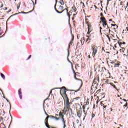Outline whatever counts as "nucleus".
<instances>
[{"instance_id": "f257e3e1", "label": "nucleus", "mask_w": 128, "mask_h": 128, "mask_svg": "<svg viewBox=\"0 0 128 128\" xmlns=\"http://www.w3.org/2000/svg\"><path fill=\"white\" fill-rule=\"evenodd\" d=\"M64 114H66L67 112H70L72 114V109L70 108V105L72 104V102H70V99L68 97L66 98H64Z\"/></svg>"}, {"instance_id": "864d4df0", "label": "nucleus", "mask_w": 128, "mask_h": 128, "mask_svg": "<svg viewBox=\"0 0 128 128\" xmlns=\"http://www.w3.org/2000/svg\"><path fill=\"white\" fill-rule=\"evenodd\" d=\"M122 100H124V102H128V100H126V99H122Z\"/></svg>"}, {"instance_id": "7c9ffc66", "label": "nucleus", "mask_w": 128, "mask_h": 128, "mask_svg": "<svg viewBox=\"0 0 128 128\" xmlns=\"http://www.w3.org/2000/svg\"><path fill=\"white\" fill-rule=\"evenodd\" d=\"M0 122H4V118H2V116H0Z\"/></svg>"}, {"instance_id": "c03bdc74", "label": "nucleus", "mask_w": 128, "mask_h": 128, "mask_svg": "<svg viewBox=\"0 0 128 128\" xmlns=\"http://www.w3.org/2000/svg\"><path fill=\"white\" fill-rule=\"evenodd\" d=\"M30 58H32V55H30V56L28 57V58H27V60H30Z\"/></svg>"}, {"instance_id": "39448f33", "label": "nucleus", "mask_w": 128, "mask_h": 128, "mask_svg": "<svg viewBox=\"0 0 128 128\" xmlns=\"http://www.w3.org/2000/svg\"><path fill=\"white\" fill-rule=\"evenodd\" d=\"M96 79L94 78V82L92 84V86L90 90L92 92H96V86H98V84H96Z\"/></svg>"}, {"instance_id": "ea45409f", "label": "nucleus", "mask_w": 128, "mask_h": 128, "mask_svg": "<svg viewBox=\"0 0 128 128\" xmlns=\"http://www.w3.org/2000/svg\"><path fill=\"white\" fill-rule=\"evenodd\" d=\"M100 16L101 18L104 17V14H103L102 12H101V13L100 14Z\"/></svg>"}, {"instance_id": "9d476101", "label": "nucleus", "mask_w": 128, "mask_h": 128, "mask_svg": "<svg viewBox=\"0 0 128 128\" xmlns=\"http://www.w3.org/2000/svg\"><path fill=\"white\" fill-rule=\"evenodd\" d=\"M101 23H102V25L104 28H106L107 30L110 32V30L108 28V23H106V20L101 22Z\"/></svg>"}, {"instance_id": "8fccbe9b", "label": "nucleus", "mask_w": 128, "mask_h": 128, "mask_svg": "<svg viewBox=\"0 0 128 128\" xmlns=\"http://www.w3.org/2000/svg\"><path fill=\"white\" fill-rule=\"evenodd\" d=\"M62 122L64 125L66 124V121H63Z\"/></svg>"}, {"instance_id": "a878e982", "label": "nucleus", "mask_w": 128, "mask_h": 128, "mask_svg": "<svg viewBox=\"0 0 128 128\" xmlns=\"http://www.w3.org/2000/svg\"><path fill=\"white\" fill-rule=\"evenodd\" d=\"M59 2L62 6H64V0H59Z\"/></svg>"}, {"instance_id": "680f3d73", "label": "nucleus", "mask_w": 128, "mask_h": 128, "mask_svg": "<svg viewBox=\"0 0 128 128\" xmlns=\"http://www.w3.org/2000/svg\"><path fill=\"white\" fill-rule=\"evenodd\" d=\"M94 7L95 8H98L96 7V5H94Z\"/></svg>"}, {"instance_id": "2eb2a0df", "label": "nucleus", "mask_w": 128, "mask_h": 128, "mask_svg": "<svg viewBox=\"0 0 128 128\" xmlns=\"http://www.w3.org/2000/svg\"><path fill=\"white\" fill-rule=\"evenodd\" d=\"M18 96H20V100L22 98V89L20 88L18 90Z\"/></svg>"}, {"instance_id": "4468645a", "label": "nucleus", "mask_w": 128, "mask_h": 128, "mask_svg": "<svg viewBox=\"0 0 128 128\" xmlns=\"http://www.w3.org/2000/svg\"><path fill=\"white\" fill-rule=\"evenodd\" d=\"M62 112H59V116H60V118H64V110H62Z\"/></svg>"}, {"instance_id": "f03ea898", "label": "nucleus", "mask_w": 128, "mask_h": 128, "mask_svg": "<svg viewBox=\"0 0 128 128\" xmlns=\"http://www.w3.org/2000/svg\"><path fill=\"white\" fill-rule=\"evenodd\" d=\"M60 88V94L63 98H66L68 97V94H66V92L68 90L66 89V88L64 86H62L61 88Z\"/></svg>"}, {"instance_id": "f8f14e48", "label": "nucleus", "mask_w": 128, "mask_h": 128, "mask_svg": "<svg viewBox=\"0 0 128 128\" xmlns=\"http://www.w3.org/2000/svg\"><path fill=\"white\" fill-rule=\"evenodd\" d=\"M118 44H119L120 48H121L122 50H124V48H125L126 46L122 44V42L118 41Z\"/></svg>"}, {"instance_id": "603ef678", "label": "nucleus", "mask_w": 128, "mask_h": 128, "mask_svg": "<svg viewBox=\"0 0 128 128\" xmlns=\"http://www.w3.org/2000/svg\"><path fill=\"white\" fill-rule=\"evenodd\" d=\"M2 6H4V4H1V6H0V8H2Z\"/></svg>"}, {"instance_id": "393cba45", "label": "nucleus", "mask_w": 128, "mask_h": 128, "mask_svg": "<svg viewBox=\"0 0 128 128\" xmlns=\"http://www.w3.org/2000/svg\"><path fill=\"white\" fill-rule=\"evenodd\" d=\"M117 62H118V61H116V60H110V64H112V66H113V64H116Z\"/></svg>"}, {"instance_id": "4be33fe9", "label": "nucleus", "mask_w": 128, "mask_h": 128, "mask_svg": "<svg viewBox=\"0 0 128 128\" xmlns=\"http://www.w3.org/2000/svg\"><path fill=\"white\" fill-rule=\"evenodd\" d=\"M6 114V112H4V110H1V112H0V116H4V114Z\"/></svg>"}, {"instance_id": "dca6fc26", "label": "nucleus", "mask_w": 128, "mask_h": 128, "mask_svg": "<svg viewBox=\"0 0 128 128\" xmlns=\"http://www.w3.org/2000/svg\"><path fill=\"white\" fill-rule=\"evenodd\" d=\"M48 118H52L50 117V116H48L45 119L44 124L46 126V124H48Z\"/></svg>"}, {"instance_id": "b1692460", "label": "nucleus", "mask_w": 128, "mask_h": 128, "mask_svg": "<svg viewBox=\"0 0 128 128\" xmlns=\"http://www.w3.org/2000/svg\"><path fill=\"white\" fill-rule=\"evenodd\" d=\"M0 128H6V125L4 124V122H2L0 124Z\"/></svg>"}, {"instance_id": "20e7f679", "label": "nucleus", "mask_w": 128, "mask_h": 128, "mask_svg": "<svg viewBox=\"0 0 128 128\" xmlns=\"http://www.w3.org/2000/svg\"><path fill=\"white\" fill-rule=\"evenodd\" d=\"M56 4L54 5V10L56 12H58V14H62V12L66 10L64 9V6H58V9H56Z\"/></svg>"}, {"instance_id": "69168bd1", "label": "nucleus", "mask_w": 128, "mask_h": 128, "mask_svg": "<svg viewBox=\"0 0 128 128\" xmlns=\"http://www.w3.org/2000/svg\"><path fill=\"white\" fill-rule=\"evenodd\" d=\"M110 112H112V108H110Z\"/></svg>"}, {"instance_id": "79ce46f5", "label": "nucleus", "mask_w": 128, "mask_h": 128, "mask_svg": "<svg viewBox=\"0 0 128 128\" xmlns=\"http://www.w3.org/2000/svg\"><path fill=\"white\" fill-rule=\"evenodd\" d=\"M80 4H82L83 6L86 7V6H84V2H80Z\"/></svg>"}, {"instance_id": "e433bc0d", "label": "nucleus", "mask_w": 128, "mask_h": 128, "mask_svg": "<svg viewBox=\"0 0 128 128\" xmlns=\"http://www.w3.org/2000/svg\"><path fill=\"white\" fill-rule=\"evenodd\" d=\"M88 104H90V102H86V104L84 106H88Z\"/></svg>"}, {"instance_id": "0e129e2a", "label": "nucleus", "mask_w": 128, "mask_h": 128, "mask_svg": "<svg viewBox=\"0 0 128 128\" xmlns=\"http://www.w3.org/2000/svg\"><path fill=\"white\" fill-rule=\"evenodd\" d=\"M107 5L108 4V0H107Z\"/></svg>"}, {"instance_id": "bf43d9fd", "label": "nucleus", "mask_w": 128, "mask_h": 128, "mask_svg": "<svg viewBox=\"0 0 128 128\" xmlns=\"http://www.w3.org/2000/svg\"><path fill=\"white\" fill-rule=\"evenodd\" d=\"M48 100V97L47 98L44 100V102H45L46 100Z\"/></svg>"}, {"instance_id": "2f4dec72", "label": "nucleus", "mask_w": 128, "mask_h": 128, "mask_svg": "<svg viewBox=\"0 0 128 128\" xmlns=\"http://www.w3.org/2000/svg\"><path fill=\"white\" fill-rule=\"evenodd\" d=\"M96 79V80L98 81V82H100V78L98 76H97L96 78H94Z\"/></svg>"}, {"instance_id": "423d86ee", "label": "nucleus", "mask_w": 128, "mask_h": 128, "mask_svg": "<svg viewBox=\"0 0 128 128\" xmlns=\"http://www.w3.org/2000/svg\"><path fill=\"white\" fill-rule=\"evenodd\" d=\"M92 56L93 58H94V56H96V54H98V48L97 46L94 45L92 46Z\"/></svg>"}, {"instance_id": "c756f323", "label": "nucleus", "mask_w": 128, "mask_h": 128, "mask_svg": "<svg viewBox=\"0 0 128 128\" xmlns=\"http://www.w3.org/2000/svg\"><path fill=\"white\" fill-rule=\"evenodd\" d=\"M110 86H113L114 88H116V85H114V84L112 82L110 84Z\"/></svg>"}, {"instance_id": "5fc2aeb1", "label": "nucleus", "mask_w": 128, "mask_h": 128, "mask_svg": "<svg viewBox=\"0 0 128 128\" xmlns=\"http://www.w3.org/2000/svg\"><path fill=\"white\" fill-rule=\"evenodd\" d=\"M116 90H118V92H120V89H118V88H116Z\"/></svg>"}, {"instance_id": "6e6d98bb", "label": "nucleus", "mask_w": 128, "mask_h": 128, "mask_svg": "<svg viewBox=\"0 0 128 128\" xmlns=\"http://www.w3.org/2000/svg\"><path fill=\"white\" fill-rule=\"evenodd\" d=\"M128 2H127V4H126V8H128Z\"/></svg>"}, {"instance_id": "e2e57ef3", "label": "nucleus", "mask_w": 128, "mask_h": 128, "mask_svg": "<svg viewBox=\"0 0 128 128\" xmlns=\"http://www.w3.org/2000/svg\"><path fill=\"white\" fill-rule=\"evenodd\" d=\"M103 108H106V106H103Z\"/></svg>"}, {"instance_id": "49530a36", "label": "nucleus", "mask_w": 128, "mask_h": 128, "mask_svg": "<svg viewBox=\"0 0 128 128\" xmlns=\"http://www.w3.org/2000/svg\"><path fill=\"white\" fill-rule=\"evenodd\" d=\"M52 92V90H51L50 91V92L48 96H50V94Z\"/></svg>"}, {"instance_id": "473e14b6", "label": "nucleus", "mask_w": 128, "mask_h": 128, "mask_svg": "<svg viewBox=\"0 0 128 128\" xmlns=\"http://www.w3.org/2000/svg\"><path fill=\"white\" fill-rule=\"evenodd\" d=\"M72 42H70L69 44V46H68V48H70V46H72Z\"/></svg>"}, {"instance_id": "c9c22d12", "label": "nucleus", "mask_w": 128, "mask_h": 128, "mask_svg": "<svg viewBox=\"0 0 128 128\" xmlns=\"http://www.w3.org/2000/svg\"><path fill=\"white\" fill-rule=\"evenodd\" d=\"M82 110H86V105H84V106H82Z\"/></svg>"}, {"instance_id": "f704fd0d", "label": "nucleus", "mask_w": 128, "mask_h": 128, "mask_svg": "<svg viewBox=\"0 0 128 128\" xmlns=\"http://www.w3.org/2000/svg\"><path fill=\"white\" fill-rule=\"evenodd\" d=\"M124 108H126L128 106V102L126 103V104L124 106Z\"/></svg>"}, {"instance_id": "a18cd8bd", "label": "nucleus", "mask_w": 128, "mask_h": 128, "mask_svg": "<svg viewBox=\"0 0 128 128\" xmlns=\"http://www.w3.org/2000/svg\"><path fill=\"white\" fill-rule=\"evenodd\" d=\"M14 16V15L13 14V15L10 16L8 18V20H10V18H12V16Z\"/></svg>"}, {"instance_id": "ddd939ff", "label": "nucleus", "mask_w": 128, "mask_h": 128, "mask_svg": "<svg viewBox=\"0 0 128 128\" xmlns=\"http://www.w3.org/2000/svg\"><path fill=\"white\" fill-rule=\"evenodd\" d=\"M78 82H79V84H80V86L78 90H74V92H78V90H80V88H82V80H79Z\"/></svg>"}, {"instance_id": "6ab92c4d", "label": "nucleus", "mask_w": 128, "mask_h": 128, "mask_svg": "<svg viewBox=\"0 0 128 128\" xmlns=\"http://www.w3.org/2000/svg\"><path fill=\"white\" fill-rule=\"evenodd\" d=\"M50 117H51V118H54L56 120H58L60 118V117L57 118L56 116H54L52 115H50Z\"/></svg>"}, {"instance_id": "13d9d810", "label": "nucleus", "mask_w": 128, "mask_h": 128, "mask_svg": "<svg viewBox=\"0 0 128 128\" xmlns=\"http://www.w3.org/2000/svg\"><path fill=\"white\" fill-rule=\"evenodd\" d=\"M88 58H90V55H88Z\"/></svg>"}, {"instance_id": "1a4fd4ad", "label": "nucleus", "mask_w": 128, "mask_h": 128, "mask_svg": "<svg viewBox=\"0 0 128 128\" xmlns=\"http://www.w3.org/2000/svg\"><path fill=\"white\" fill-rule=\"evenodd\" d=\"M80 97L78 96L76 98H74L72 100V102H74L75 104H78L80 102Z\"/></svg>"}, {"instance_id": "72a5a7b5", "label": "nucleus", "mask_w": 128, "mask_h": 128, "mask_svg": "<svg viewBox=\"0 0 128 128\" xmlns=\"http://www.w3.org/2000/svg\"><path fill=\"white\" fill-rule=\"evenodd\" d=\"M34 8H33V10L30 12H22V14H30V12H32V10H34Z\"/></svg>"}, {"instance_id": "5701e85b", "label": "nucleus", "mask_w": 128, "mask_h": 128, "mask_svg": "<svg viewBox=\"0 0 128 128\" xmlns=\"http://www.w3.org/2000/svg\"><path fill=\"white\" fill-rule=\"evenodd\" d=\"M112 26H114V30H116L118 26L116 24H111Z\"/></svg>"}, {"instance_id": "aec40b11", "label": "nucleus", "mask_w": 128, "mask_h": 128, "mask_svg": "<svg viewBox=\"0 0 128 128\" xmlns=\"http://www.w3.org/2000/svg\"><path fill=\"white\" fill-rule=\"evenodd\" d=\"M80 42H81V44H84V37L82 36V37L80 38Z\"/></svg>"}, {"instance_id": "a211bd4d", "label": "nucleus", "mask_w": 128, "mask_h": 128, "mask_svg": "<svg viewBox=\"0 0 128 128\" xmlns=\"http://www.w3.org/2000/svg\"><path fill=\"white\" fill-rule=\"evenodd\" d=\"M83 112L84 114L83 120H84V118L88 116V112L86 111V110H83Z\"/></svg>"}, {"instance_id": "7ed1b4c3", "label": "nucleus", "mask_w": 128, "mask_h": 128, "mask_svg": "<svg viewBox=\"0 0 128 128\" xmlns=\"http://www.w3.org/2000/svg\"><path fill=\"white\" fill-rule=\"evenodd\" d=\"M86 24L88 26V31L87 32V34H90V32L94 30V27H92V25L91 22H86Z\"/></svg>"}, {"instance_id": "cd10ccee", "label": "nucleus", "mask_w": 128, "mask_h": 128, "mask_svg": "<svg viewBox=\"0 0 128 128\" xmlns=\"http://www.w3.org/2000/svg\"><path fill=\"white\" fill-rule=\"evenodd\" d=\"M72 10H74V12H76V8L74 6H72Z\"/></svg>"}, {"instance_id": "bb28decb", "label": "nucleus", "mask_w": 128, "mask_h": 128, "mask_svg": "<svg viewBox=\"0 0 128 128\" xmlns=\"http://www.w3.org/2000/svg\"><path fill=\"white\" fill-rule=\"evenodd\" d=\"M82 38V34H77V38L78 40L80 38Z\"/></svg>"}, {"instance_id": "774afa93", "label": "nucleus", "mask_w": 128, "mask_h": 128, "mask_svg": "<svg viewBox=\"0 0 128 128\" xmlns=\"http://www.w3.org/2000/svg\"><path fill=\"white\" fill-rule=\"evenodd\" d=\"M72 40H74V36H72Z\"/></svg>"}, {"instance_id": "9b49d317", "label": "nucleus", "mask_w": 128, "mask_h": 128, "mask_svg": "<svg viewBox=\"0 0 128 128\" xmlns=\"http://www.w3.org/2000/svg\"><path fill=\"white\" fill-rule=\"evenodd\" d=\"M86 37L88 38L86 40V42H88V44H90V40H91L90 38H92V35L90 34H87Z\"/></svg>"}, {"instance_id": "c85d7f7f", "label": "nucleus", "mask_w": 128, "mask_h": 128, "mask_svg": "<svg viewBox=\"0 0 128 128\" xmlns=\"http://www.w3.org/2000/svg\"><path fill=\"white\" fill-rule=\"evenodd\" d=\"M0 76L3 80H6V76H4V74H3L2 73H0Z\"/></svg>"}, {"instance_id": "6e6552de", "label": "nucleus", "mask_w": 128, "mask_h": 128, "mask_svg": "<svg viewBox=\"0 0 128 128\" xmlns=\"http://www.w3.org/2000/svg\"><path fill=\"white\" fill-rule=\"evenodd\" d=\"M64 10H66V14L68 16V20H70V16L72 14V10H70V11L68 12V8H64Z\"/></svg>"}, {"instance_id": "338daca9", "label": "nucleus", "mask_w": 128, "mask_h": 128, "mask_svg": "<svg viewBox=\"0 0 128 128\" xmlns=\"http://www.w3.org/2000/svg\"><path fill=\"white\" fill-rule=\"evenodd\" d=\"M35 4H36V0H35Z\"/></svg>"}, {"instance_id": "f3484780", "label": "nucleus", "mask_w": 128, "mask_h": 128, "mask_svg": "<svg viewBox=\"0 0 128 128\" xmlns=\"http://www.w3.org/2000/svg\"><path fill=\"white\" fill-rule=\"evenodd\" d=\"M120 66V64L118 62H116L113 64V66H114V68H118Z\"/></svg>"}, {"instance_id": "3c124183", "label": "nucleus", "mask_w": 128, "mask_h": 128, "mask_svg": "<svg viewBox=\"0 0 128 128\" xmlns=\"http://www.w3.org/2000/svg\"><path fill=\"white\" fill-rule=\"evenodd\" d=\"M66 128V124L64 125L63 128Z\"/></svg>"}, {"instance_id": "0eeeda50", "label": "nucleus", "mask_w": 128, "mask_h": 128, "mask_svg": "<svg viewBox=\"0 0 128 128\" xmlns=\"http://www.w3.org/2000/svg\"><path fill=\"white\" fill-rule=\"evenodd\" d=\"M76 114H77V116L79 118H82V107H80V108L79 110H77Z\"/></svg>"}, {"instance_id": "de8ad7c7", "label": "nucleus", "mask_w": 128, "mask_h": 128, "mask_svg": "<svg viewBox=\"0 0 128 128\" xmlns=\"http://www.w3.org/2000/svg\"><path fill=\"white\" fill-rule=\"evenodd\" d=\"M100 90H98L97 92H96L98 93V94H100Z\"/></svg>"}, {"instance_id": "a19ab883", "label": "nucleus", "mask_w": 128, "mask_h": 128, "mask_svg": "<svg viewBox=\"0 0 128 128\" xmlns=\"http://www.w3.org/2000/svg\"><path fill=\"white\" fill-rule=\"evenodd\" d=\"M62 122H65L64 118V117L61 118Z\"/></svg>"}, {"instance_id": "37998d69", "label": "nucleus", "mask_w": 128, "mask_h": 128, "mask_svg": "<svg viewBox=\"0 0 128 128\" xmlns=\"http://www.w3.org/2000/svg\"><path fill=\"white\" fill-rule=\"evenodd\" d=\"M122 44H123V46H126V43L122 41Z\"/></svg>"}, {"instance_id": "4d7b16f0", "label": "nucleus", "mask_w": 128, "mask_h": 128, "mask_svg": "<svg viewBox=\"0 0 128 128\" xmlns=\"http://www.w3.org/2000/svg\"><path fill=\"white\" fill-rule=\"evenodd\" d=\"M45 114H46V116H48V113H46V112H45Z\"/></svg>"}, {"instance_id": "052dcab7", "label": "nucleus", "mask_w": 128, "mask_h": 128, "mask_svg": "<svg viewBox=\"0 0 128 128\" xmlns=\"http://www.w3.org/2000/svg\"><path fill=\"white\" fill-rule=\"evenodd\" d=\"M55 116H56H56H58V114H56Z\"/></svg>"}, {"instance_id": "4c0bfd02", "label": "nucleus", "mask_w": 128, "mask_h": 128, "mask_svg": "<svg viewBox=\"0 0 128 128\" xmlns=\"http://www.w3.org/2000/svg\"><path fill=\"white\" fill-rule=\"evenodd\" d=\"M120 51L121 52H124V49H122V50L120 49Z\"/></svg>"}, {"instance_id": "09e8293b", "label": "nucleus", "mask_w": 128, "mask_h": 128, "mask_svg": "<svg viewBox=\"0 0 128 128\" xmlns=\"http://www.w3.org/2000/svg\"><path fill=\"white\" fill-rule=\"evenodd\" d=\"M4 10H8V8L5 7L4 8Z\"/></svg>"}, {"instance_id": "58836bf2", "label": "nucleus", "mask_w": 128, "mask_h": 128, "mask_svg": "<svg viewBox=\"0 0 128 128\" xmlns=\"http://www.w3.org/2000/svg\"><path fill=\"white\" fill-rule=\"evenodd\" d=\"M96 116V114H94L92 113V117L93 118H94V116Z\"/></svg>"}, {"instance_id": "412c9836", "label": "nucleus", "mask_w": 128, "mask_h": 128, "mask_svg": "<svg viewBox=\"0 0 128 128\" xmlns=\"http://www.w3.org/2000/svg\"><path fill=\"white\" fill-rule=\"evenodd\" d=\"M100 23L104 22H106V18H104V17H100Z\"/></svg>"}]
</instances>
